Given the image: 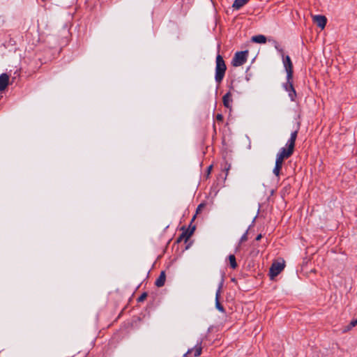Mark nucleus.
<instances>
[{
	"instance_id": "1",
	"label": "nucleus",
	"mask_w": 357,
	"mask_h": 357,
	"mask_svg": "<svg viewBox=\"0 0 357 357\" xmlns=\"http://www.w3.org/2000/svg\"><path fill=\"white\" fill-rule=\"evenodd\" d=\"M298 130H295L291 132L290 138L287 141L285 147L280 149V151L276 155V158L284 160L289 158L291 156L294 151L295 142L297 137Z\"/></svg>"
},
{
	"instance_id": "2",
	"label": "nucleus",
	"mask_w": 357,
	"mask_h": 357,
	"mask_svg": "<svg viewBox=\"0 0 357 357\" xmlns=\"http://www.w3.org/2000/svg\"><path fill=\"white\" fill-rule=\"evenodd\" d=\"M215 63V79L218 84H220L222 82L225 77L227 66L222 56L220 54L217 55Z\"/></svg>"
},
{
	"instance_id": "3",
	"label": "nucleus",
	"mask_w": 357,
	"mask_h": 357,
	"mask_svg": "<svg viewBox=\"0 0 357 357\" xmlns=\"http://www.w3.org/2000/svg\"><path fill=\"white\" fill-rule=\"evenodd\" d=\"M248 51L237 52L232 59L231 63L234 66L238 67L243 65L247 61Z\"/></svg>"
},
{
	"instance_id": "4",
	"label": "nucleus",
	"mask_w": 357,
	"mask_h": 357,
	"mask_svg": "<svg viewBox=\"0 0 357 357\" xmlns=\"http://www.w3.org/2000/svg\"><path fill=\"white\" fill-rule=\"evenodd\" d=\"M281 56L282 59V63H283L284 67L287 72V78L289 79H293V64H292V62H291V60L289 56H288V55L285 56L284 54H282V56Z\"/></svg>"
},
{
	"instance_id": "5",
	"label": "nucleus",
	"mask_w": 357,
	"mask_h": 357,
	"mask_svg": "<svg viewBox=\"0 0 357 357\" xmlns=\"http://www.w3.org/2000/svg\"><path fill=\"white\" fill-rule=\"evenodd\" d=\"M293 79H288L287 77V82L284 84V88L285 91H287L289 93V96L291 101H294L295 98L296 97V92L294 89V87L293 86Z\"/></svg>"
},
{
	"instance_id": "6",
	"label": "nucleus",
	"mask_w": 357,
	"mask_h": 357,
	"mask_svg": "<svg viewBox=\"0 0 357 357\" xmlns=\"http://www.w3.org/2000/svg\"><path fill=\"white\" fill-rule=\"evenodd\" d=\"M284 265L282 263L276 262L273 263L270 268V277L271 278H273L280 273V272L284 269Z\"/></svg>"
},
{
	"instance_id": "7",
	"label": "nucleus",
	"mask_w": 357,
	"mask_h": 357,
	"mask_svg": "<svg viewBox=\"0 0 357 357\" xmlns=\"http://www.w3.org/2000/svg\"><path fill=\"white\" fill-rule=\"evenodd\" d=\"M232 102H233V100L231 98V93L230 91H229L227 93H225L224 95V96L222 97L223 105L226 108H228L231 110V107H232V106H231Z\"/></svg>"
},
{
	"instance_id": "8",
	"label": "nucleus",
	"mask_w": 357,
	"mask_h": 357,
	"mask_svg": "<svg viewBox=\"0 0 357 357\" xmlns=\"http://www.w3.org/2000/svg\"><path fill=\"white\" fill-rule=\"evenodd\" d=\"M314 22L319 27L324 29L326 24L327 20L325 16L317 15L314 17Z\"/></svg>"
},
{
	"instance_id": "9",
	"label": "nucleus",
	"mask_w": 357,
	"mask_h": 357,
	"mask_svg": "<svg viewBox=\"0 0 357 357\" xmlns=\"http://www.w3.org/2000/svg\"><path fill=\"white\" fill-rule=\"evenodd\" d=\"M9 76L6 73H2L0 75V91L6 89L8 85Z\"/></svg>"
},
{
	"instance_id": "10",
	"label": "nucleus",
	"mask_w": 357,
	"mask_h": 357,
	"mask_svg": "<svg viewBox=\"0 0 357 357\" xmlns=\"http://www.w3.org/2000/svg\"><path fill=\"white\" fill-rule=\"evenodd\" d=\"M221 287H222V284L220 285V287L215 294V307L220 312H225L224 307L221 305V303L219 301V298L220 296V292H221Z\"/></svg>"
},
{
	"instance_id": "11",
	"label": "nucleus",
	"mask_w": 357,
	"mask_h": 357,
	"mask_svg": "<svg viewBox=\"0 0 357 357\" xmlns=\"http://www.w3.org/2000/svg\"><path fill=\"white\" fill-rule=\"evenodd\" d=\"M283 165V161L280 159L276 158L275 160V165L273 168V173L276 176H279L280 174V171Z\"/></svg>"
},
{
	"instance_id": "12",
	"label": "nucleus",
	"mask_w": 357,
	"mask_h": 357,
	"mask_svg": "<svg viewBox=\"0 0 357 357\" xmlns=\"http://www.w3.org/2000/svg\"><path fill=\"white\" fill-rule=\"evenodd\" d=\"M166 280V275L165 271H161L159 277L155 282V285L158 287L164 286Z\"/></svg>"
},
{
	"instance_id": "13",
	"label": "nucleus",
	"mask_w": 357,
	"mask_h": 357,
	"mask_svg": "<svg viewBox=\"0 0 357 357\" xmlns=\"http://www.w3.org/2000/svg\"><path fill=\"white\" fill-rule=\"evenodd\" d=\"M193 352L195 357L199 356L202 354V347L200 345H196L194 348L188 349V351L184 354V356H187Z\"/></svg>"
},
{
	"instance_id": "14",
	"label": "nucleus",
	"mask_w": 357,
	"mask_h": 357,
	"mask_svg": "<svg viewBox=\"0 0 357 357\" xmlns=\"http://www.w3.org/2000/svg\"><path fill=\"white\" fill-rule=\"evenodd\" d=\"M250 0H235L232 4L234 10H239L244 6Z\"/></svg>"
},
{
	"instance_id": "15",
	"label": "nucleus",
	"mask_w": 357,
	"mask_h": 357,
	"mask_svg": "<svg viewBox=\"0 0 357 357\" xmlns=\"http://www.w3.org/2000/svg\"><path fill=\"white\" fill-rule=\"evenodd\" d=\"M252 41L257 43H261L264 44L266 42V38L264 35H257L252 37Z\"/></svg>"
},
{
	"instance_id": "16",
	"label": "nucleus",
	"mask_w": 357,
	"mask_h": 357,
	"mask_svg": "<svg viewBox=\"0 0 357 357\" xmlns=\"http://www.w3.org/2000/svg\"><path fill=\"white\" fill-rule=\"evenodd\" d=\"M356 325H357V319L351 321V322L348 325L343 326L342 328V333H345L349 332L352 328H354Z\"/></svg>"
},
{
	"instance_id": "17",
	"label": "nucleus",
	"mask_w": 357,
	"mask_h": 357,
	"mask_svg": "<svg viewBox=\"0 0 357 357\" xmlns=\"http://www.w3.org/2000/svg\"><path fill=\"white\" fill-rule=\"evenodd\" d=\"M195 229V226H193L192 228L188 229L181 233L182 236H184V238H185V242H186L190 238V237L192 235Z\"/></svg>"
},
{
	"instance_id": "18",
	"label": "nucleus",
	"mask_w": 357,
	"mask_h": 357,
	"mask_svg": "<svg viewBox=\"0 0 357 357\" xmlns=\"http://www.w3.org/2000/svg\"><path fill=\"white\" fill-rule=\"evenodd\" d=\"M229 260L230 263V266L232 268H236L237 267V263L236 261V257L234 255H230L229 256Z\"/></svg>"
},
{
	"instance_id": "19",
	"label": "nucleus",
	"mask_w": 357,
	"mask_h": 357,
	"mask_svg": "<svg viewBox=\"0 0 357 357\" xmlns=\"http://www.w3.org/2000/svg\"><path fill=\"white\" fill-rule=\"evenodd\" d=\"M275 48L277 50V51L280 54L281 56L284 54L283 49L280 47V45L278 44V43L275 42Z\"/></svg>"
},
{
	"instance_id": "20",
	"label": "nucleus",
	"mask_w": 357,
	"mask_h": 357,
	"mask_svg": "<svg viewBox=\"0 0 357 357\" xmlns=\"http://www.w3.org/2000/svg\"><path fill=\"white\" fill-rule=\"evenodd\" d=\"M146 297H147V293L144 292L140 296L138 297L137 301L142 302L146 299Z\"/></svg>"
},
{
	"instance_id": "21",
	"label": "nucleus",
	"mask_w": 357,
	"mask_h": 357,
	"mask_svg": "<svg viewBox=\"0 0 357 357\" xmlns=\"http://www.w3.org/2000/svg\"><path fill=\"white\" fill-rule=\"evenodd\" d=\"M248 231L247 230L245 233L241 236L240 239V243H243L248 240Z\"/></svg>"
},
{
	"instance_id": "22",
	"label": "nucleus",
	"mask_w": 357,
	"mask_h": 357,
	"mask_svg": "<svg viewBox=\"0 0 357 357\" xmlns=\"http://www.w3.org/2000/svg\"><path fill=\"white\" fill-rule=\"evenodd\" d=\"M223 119H224V118H223L222 114H218L216 115V120H217V121H218V122H220V123H221V122H222V121H223Z\"/></svg>"
},
{
	"instance_id": "23",
	"label": "nucleus",
	"mask_w": 357,
	"mask_h": 357,
	"mask_svg": "<svg viewBox=\"0 0 357 357\" xmlns=\"http://www.w3.org/2000/svg\"><path fill=\"white\" fill-rule=\"evenodd\" d=\"M204 207V204H200L197 206V208L196 213H199Z\"/></svg>"
},
{
	"instance_id": "24",
	"label": "nucleus",
	"mask_w": 357,
	"mask_h": 357,
	"mask_svg": "<svg viewBox=\"0 0 357 357\" xmlns=\"http://www.w3.org/2000/svg\"><path fill=\"white\" fill-rule=\"evenodd\" d=\"M183 239L185 240L184 236H182V234H181V235L179 236V237L178 238V239H177V242H178V243H179V242H181V241L182 240H183Z\"/></svg>"
},
{
	"instance_id": "25",
	"label": "nucleus",
	"mask_w": 357,
	"mask_h": 357,
	"mask_svg": "<svg viewBox=\"0 0 357 357\" xmlns=\"http://www.w3.org/2000/svg\"><path fill=\"white\" fill-rule=\"evenodd\" d=\"M261 237H262L261 234H259V235L256 237L255 240H256V241H259V240L261 238Z\"/></svg>"
},
{
	"instance_id": "26",
	"label": "nucleus",
	"mask_w": 357,
	"mask_h": 357,
	"mask_svg": "<svg viewBox=\"0 0 357 357\" xmlns=\"http://www.w3.org/2000/svg\"><path fill=\"white\" fill-rule=\"evenodd\" d=\"M229 167H230V165H229L228 167L225 168V169L227 171V174H228V171L229 169Z\"/></svg>"
},
{
	"instance_id": "27",
	"label": "nucleus",
	"mask_w": 357,
	"mask_h": 357,
	"mask_svg": "<svg viewBox=\"0 0 357 357\" xmlns=\"http://www.w3.org/2000/svg\"><path fill=\"white\" fill-rule=\"evenodd\" d=\"M63 31H64L66 33H68V31L66 28L63 29Z\"/></svg>"
},
{
	"instance_id": "28",
	"label": "nucleus",
	"mask_w": 357,
	"mask_h": 357,
	"mask_svg": "<svg viewBox=\"0 0 357 357\" xmlns=\"http://www.w3.org/2000/svg\"><path fill=\"white\" fill-rule=\"evenodd\" d=\"M211 168H212V166H209V167H208V172H210V171H211Z\"/></svg>"
},
{
	"instance_id": "29",
	"label": "nucleus",
	"mask_w": 357,
	"mask_h": 357,
	"mask_svg": "<svg viewBox=\"0 0 357 357\" xmlns=\"http://www.w3.org/2000/svg\"><path fill=\"white\" fill-rule=\"evenodd\" d=\"M195 217H196V215H194L192 220H194Z\"/></svg>"
}]
</instances>
